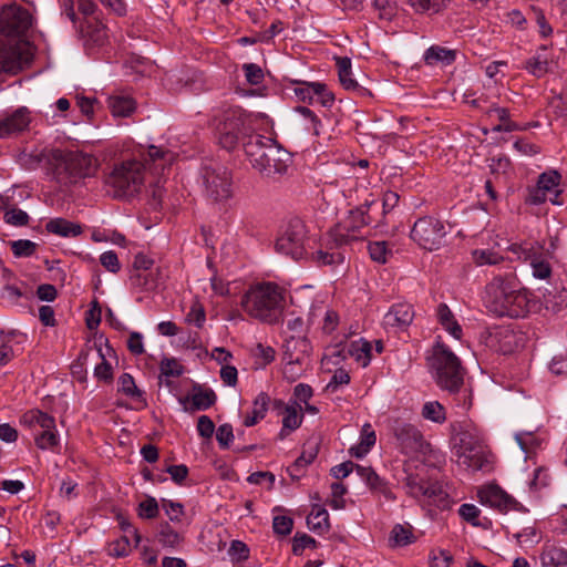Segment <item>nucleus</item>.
<instances>
[{
  "instance_id": "ea45409f",
  "label": "nucleus",
  "mask_w": 567,
  "mask_h": 567,
  "mask_svg": "<svg viewBox=\"0 0 567 567\" xmlns=\"http://www.w3.org/2000/svg\"><path fill=\"white\" fill-rule=\"evenodd\" d=\"M348 353L359 364L365 368L371 360V344L368 341L362 339L358 341H352L348 346Z\"/></svg>"
},
{
  "instance_id": "72a5a7b5",
  "label": "nucleus",
  "mask_w": 567,
  "mask_h": 567,
  "mask_svg": "<svg viewBox=\"0 0 567 567\" xmlns=\"http://www.w3.org/2000/svg\"><path fill=\"white\" fill-rule=\"evenodd\" d=\"M270 398L267 393H259L254 400L252 410L250 414H247L244 420V425L249 427L257 424L260 420L266 416Z\"/></svg>"
},
{
  "instance_id": "7ed1b4c3",
  "label": "nucleus",
  "mask_w": 567,
  "mask_h": 567,
  "mask_svg": "<svg viewBox=\"0 0 567 567\" xmlns=\"http://www.w3.org/2000/svg\"><path fill=\"white\" fill-rule=\"evenodd\" d=\"M96 159L82 152H64L58 148H42L31 153L22 152L19 163L27 169H35L44 166L48 172L60 176L68 174L70 177H89L90 169Z\"/></svg>"
},
{
  "instance_id": "aec40b11",
  "label": "nucleus",
  "mask_w": 567,
  "mask_h": 567,
  "mask_svg": "<svg viewBox=\"0 0 567 567\" xmlns=\"http://www.w3.org/2000/svg\"><path fill=\"white\" fill-rule=\"evenodd\" d=\"M511 250L516 254L518 258L530 262L534 277L538 279H547L550 277V264L542 257L533 245H512Z\"/></svg>"
},
{
  "instance_id": "39448f33",
  "label": "nucleus",
  "mask_w": 567,
  "mask_h": 567,
  "mask_svg": "<svg viewBox=\"0 0 567 567\" xmlns=\"http://www.w3.org/2000/svg\"><path fill=\"white\" fill-rule=\"evenodd\" d=\"M485 306L497 317L524 318L534 303L527 290L515 287L514 278L497 276L486 286Z\"/></svg>"
},
{
  "instance_id": "e2e57ef3",
  "label": "nucleus",
  "mask_w": 567,
  "mask_h": 567,
  "mask_svg": "<svg viewBox=\"0 0 567 567\" xmlns=\"http://www.w3.org/2000/svg\"><path fill=\"white\" fill-rule=\"evenodd\" d=\"M102 318V309L96 299L91 302V307L86 312L85 321L90 330L97 329Z\"/></svg>"
},
{
  "instance_id": "6e6552de",
  "label": "nucleus",
  "mask_w": 567,
  "mask_h": 567,
  "mask_svg": "<svg viewBox=\"0 0 567 567\" xmlns=\"http://www.w3.org/2000/svg\"><path fill=\"white\" fill-rule=\"evenodd\" d=\"M453 441V451L460 465L473 471L489 468L491 452L482 431L476 425L471 422L461 423Z\"/></svg>"
},
{
  "instance_id": "473e14b6",
  "label": "nucleus",
  "mask_w": 567,
  "mask_h": 567,
  "mask_svg": "<svg viewBox=\"0 0 567 567\" xmlns=\"http://www.w3.org/2000/svg\"><path fill=\"white\" fill-rule=\"evenodd\" d=\"M455 56L456 54L453 50L440 45H432L425 51L423 59L427 65H435L440 62L450 65L455 61Z\"/></svg>"
},
{
  "instance_id": "bb28decb",
  "label": "nucleus",
  "mask_w": 567,
  "mask_h": 567,
  "mask_svg": "<svg viewBox=\"0 0 567 567\" xmlns=\"http://www.w3.org/2000/svg\"><path fill=\"white\" fill-rule=\"evenodd\" d=\"M339 81L343 89L348 91H352L360 96L371 95L370 91L363 86H361L353 78H352V69H351V59L348 56H339L336 58Z\"/></svg>"
},
{
  "instance_id": "b1692460",
  "label": "nucleus",
  "mask_w": 567,
  "mask_h": 567,
  "mask_svg": "<svg viewBox=\"0 0 567 567\" xmlns=\"http://www.w3.org/2000/svg\"><path fill=\"white\" fill-rule=\"evenodd\" d=\"M203 186L206 198L212 203H224L235 193L231 179H204Z\"/></svg>"
},
{
  "instance_id": "a18cd8bd",
  "label": "nucleus",
  "mask_w": 567,
  "mask_h": 567,
  "mask_svg": "<svg viewBox=\"0 0 567 567\" xmlns=\"http://www.w3.org/2000/svg\"><path fill=\"white\" fill-rule=\"evenodd\" d=\"M157 538L163 546L171 548L176 547L182 542V536L168 523L159 525Z\"/></svg>"
},
{
  "instance_id": "338daca9",
  "label": "nucleus",
  "mask_w": 567,
  "mask_h": 567,
  "mask_svg": "<svg viewBox=\"0 0 567 567\" xmlns=\"http://www.w3.org/2000/svg\"><path fill=\"white\" fill-rule=\"evenodd\" d=\"M480 513V508L474 504H462L458 508L460 516L473 526H482V523L477 520Z\"/></svg>"
},
{
  "instance_id": "4468645a",
  "label": "nucleus",
  "mask_w": 567,
  "mask_h": 567,
  "mask_svg": "<svg viewBox=\"0 0 567 567\" xmlns=\"http://www.w3.org/2000/svg\"><path fill=\"white\" fill-rule=\"evenodd\" d=\"M244 136V121L236 111L228 112L223 123L217 127V137L219 145L233 151Z\"/></svg>"
},
{
  "instance_id": "f704fd0d",
  "label": "nucleus",
  "mask_w": 567,
  "mask_h": 567,
  "mask_svg": "<svg viewBox=\"0 0 567 567\" xmlns=\"http://www.w3.org/2000/svg\"><path fill=\"white\" fill-rule=\"evenodd\" d=\"M437 320L441 326L455 339H461L462 328L454 318L453 312L445 303H440L436 309Z\"/></svg>"
},
{
  "instance_id": "ddd939ff",
  "label": "nucleus",
  "mask_w": 567,
  "mask_h": 567,
  "mask_svg": "<svg viewBox=\"0 0 567 567\" xmlns=\"http://www.w3.org/2000/svg\"><path fill=\"white\" fill-rule=\"evenodd\" d=\"M445 235L446 231L443 223L431 216L419 218L411 230V238L419 246L430 251L441 246Z\"/></svg>"
},
{
  "instance_id": "f3484780",
  "label": "nucleus",
  "mask_w": 567,
  "mask_h": 567,
  "mask_svg": "<svg viewBox=\"0 0 567 567\" xmlns=\"http://www.w3.org/2000/svg\"><path fill=\"white\" fill-rule=\"evenodd\" d=\"M99 188L115 199H131L140 194L143 179H100Z\"/></svg>"
},
{
  "instance_id": "09e8293b",
  "label": "nucleus",
  "mask_w": 567,
  "mask_h": 567,
  "mask_svg": "<svg viewBox=\"0 0 567 567\" xmlns=\"http://www.w3.org/2000/svg\"><path fill=\"white\" fill-rule=\"evenodd\" d=\"M473 261L477 266L497 265L503 261V256L491 249H475L472 251Z\"/></svg>"
},
{
  "instance_id": "37998d69",
  "label": "nucleus",
  "mask_w": 567,
  "mask_h": 567,
  "mask_svg": "<svg viewBox=\"0 0 567 567\" xmlns=\"http://www.w3.org/2000/svg\"><path fill=\"white\" fill-rule=\"evenodd\" d=\"M546 310L558 313L567 307V289L548 291L544 295Z\"/></svg>"
},
{
  "instance_id": "a211bd4d",
  "label": "nucleus",
  "mask_w": 567,
  "mask_h": 567,
  "mask_svg": "<svg viewBox=\"0 0 567 567\" xmlns=\"http://www.w3.org/2000/svg\"><path fill=\"white\" fill-rule=\"evenodd\" d=\"M559 181L560 179H537V184L528 188L525 203L529 205H540L548 199L555 205H560L561 202L558 200V197L563 190L559 187Z\"/></svg>"
},
{
  "instance_id": "0e129e2a",
  "label": "nucleus",
  "mask_w": 567,
  "mask_h": 567,
  "mask_svg": "<svg viewBox=\"0 0 567 567\" xmlns=\"http://www.w3.org/2000/svg\"><path fill=\"white\" fill-rule=\"evenodd\" d=\"M99 355L102 359V362L97 364L94 369V375L101 381L111 382L113 379V369L110 362L105 360L102 350L99 348Z\"/></svg>"
},
{
  "instance_id": "864d4df0",
  "label": "nucleus",
  "mask_w": 567,
  "mask_h": 567,
  "mask_svg": "<svg viewBox=\"0 0 567 567\" xmlns=\"http://www.w3.org/2000/svg\"><path fill=\"white\" fill-rule=\"evenodd\" d=\"M186 321L197 328H202L206 321V312L204 306L199 301H194L190 306L189 312L186 316Z\"/></svg>"
},
{
  "instance_id": "c03bdc74",
  "label": "nucleus",
  "mask_w": 567,
  "mask_h": 567,
  "mask_svg": "<svg viewBox=\"0 0 567 567\" xmlns=\"http://www.w3.org/2000/svg\"><path fill=\"white\" fill-rule=\"evenodd\" d=\"M81 29H85V35L87 37V40L97 47L104 45L107 40L106 28L102 22H86V25H81Z\"/></svg>"
},
{
  "instance_id": "412c9836",
  "label": "nucleus",
  "mask_w": 567,
  "mask_h": 567,
  "mask_svg": "<svg viewBox=\"0 0 567 567\" xmlns=\"http://www.w3.org/2000/svg\"><path fill=\"white\" fill-rule=\"evenodd\" d=\"M482 504L497 508L499 512L506 513L511 509H517L518 502L509 496L497 485H488L478 492Z\"/></svg>"
},
{
  "instance_id": "f257e3e1",
  "label": "nucleus",
  "mask_w": 567,
  "mask_h": 567,
  "mask_svg": "<svg viewBox=\"0 0 567 567\" xmlns=\"http://www.w3.org/2000/svg\"><path fill=\"white\" fill-rule=\"evenodd\" d=\"M374 209L355 207L326 234L319 250L312 254L318 266H337L344 262L349 249L362 243L369 235V227L377 223Z\"/></svg>"
},
{
  "instance_id": "bf43d9fd",
  "label": "nucleus",
  "mask_w": 567,
  "mask_h": 567,
  "mask_svg": "<svg viewBox=\"0 0 567 567\" xmlns=\"http://www.w3.org/2000/svg\"><path fill=\"white\" fill-rule=\"evenodd\" d=\"M548 59L530 58L525 62V69L534 76L542 78L548 72Z\"/></svg>"
},
{
  "instance_id": "393cba45",
  "label": "nucleus",
  "mask_w": 567,
  "mask_h": 567,
  "mask_svg": "<svg viewBox=\"0 0 567 567\" xmlns=\"http://www.w3.org/2000/svg\"><path fill=\"white\" fill-rule=\"evenodd\" d=\"M357 474L365 482L372 493L381 494L388 501H395L396 497L388 486V482L380 477L372 467L355 466Z\"/></svg>"
},
{
  "instance_id": "e433bc0d",
  "label": "nucleus",
  "mask_w": 567,
  "mask_h": 567,
  "mask_svg": "<svg viewBox=\"0 0 567 567\" xmlns=\"http://www.w3.org/2000/svg\"><path fill=\"white\" fill-rule=\"evenodd\" d=\"M545 567H561L567 565V550L563 547L546 546L540 555Z\"/></svg>"
},
{
  "instance_id": "0eeeda50",
  "label": "nucleus",
  "mask_w": 567,
  "mask_h": 567,
  "mask_svg": "<svg viewBox=\"0 0 567 567\" xmlns=\"http://www.w3.org/2000/svg\"><path fill=\"white\" fill-rule=\"evenodd\" d=\"M176 154L163 146L150 145L146 153L133 156L114 165L110 177H136L150 174L163 177L172 173Z\"/></svg>"
},
{
  "instance_id": "9b49d317",
  "label": "nucleus",
  "mask_w": 567,
  "mask_h": 567,
  "mask_svg": "<svg viewBox=\"0 0 567 567\" xmlns=\"http://www.w3.org/2000/svg\"><path fill=\"white\" fill-rule=\"evenodd\" d=\"M307 228L298 218H291L276 239V251L290 257L293 260L303 258L307 254Z\"/></svg>"
},
{
  "instance_id": "1a4fd4ad",
  "label": "nucleus",
  "mask_w": 567,
  "mask_h": 567,
  "mask_svg": "<svg viewBox=\"0 0 567 567\" xmlns=\"http://www.w3.org/2000/svg\"><path fill=\"white\" fill-rule=\"evenodd\" d=\"M429 365L434 374L436 384L444 391L456 393L463 385L464 368L451 349L441 342L433 347Z\"/></svg>"
},
{
  "instance_id": "79ce46f5",
  "label": "nucleus",
  "mask_w": 567,
  "mask_h": 567,
  "mask_svg": "<svg viewBox=\"0 0 567 567\" xmlns=\"http://www.w3.org/2000/svg\"><path fill=\"white\" fill-rule=\"evenodd\" d=\"M307 524L313 532L322 534L330 527L328 512L319 506H315L307 517Z\"/></svg>"
},
{
  "instance_id": "a878e982",
  "label": "nucleus",
  "mask_w": 567,
  "mask_h": 567,
  "mask_svg": "<svg viewBox=\"0 0 567 567\" xmlns=\"http://www.w3.org/2000/svg\"><path fill=\"white\" fill-rule=\"evenodd\" d=\"M276 409L284 410L282 427L279 432V439L284 440L290 432L297 430L303 420L300 405H286L282 401L276 400L274 402Z\"/></svg>"
},
{
  "instance_id": "c9c22d12",
  "label": "nucleus",
  "mask_w": 567,
  "mask_h": 567,
  "mask_svg": "<svg viewBox=\"0 0 567 567\" xmlns=\"http://www.w3.org/2000/svg\"><path fill=\"white\" fill-rule=\"evenodd\" d=\"M375 440L377 436L372 426L369 423L364 424L361 430L360 442L349 450L350 454L358 458L363 457L375 444Z\"/></svg>"
},
{
  "instance_id": "49530a36",
  "label": "nucleus",
  "mask_w": 567,
  "mask_h": 567,
  "mask_svg": "<svg viewBox=\"0 0 567 567\" xmlns=\"http://www.w3.org/2000/svg\"><path fill=\"white\" fill-rule=\"evenodd\" d=\"M422 416L440 424L446 420L445 409L437 401L426 402L422 408Z\"/></svg>"
},
{
  "instance_id": "de8ad7c7",
  "label": "nucleus",
  "mask_w": 567,
  "mask_h": 567,
  "mask_svg": "<svg viewBox=\"0 0 567 567\" xmlns=\"http://www.w3.org/2000/svg\"><path fill=\"white\" fill-rule=\"evenodd\" d=\"M118 392L132 399L142 400L143 393L135 384L133 377L130 373H123L117 381Z\"/></svg>"
},
{
  "instance_id": "69168bd1",
  "label": "nucleus",
  "mask_w": 567,
  "mask_h": 567,
  "mask_svg": "<svg viewBox=\"0 0 567 567\" xmlns=\"http://www.w3.org/2000/svg\"><path fill=\"white\" fill-rule=\"evenodd\" d=\"M29 219V215L19 208H12L4 214V221L12 226H27Z\"/></svg>"
},
{
  "instance_id": "5fc2aeb1",
  "label": "nucleus",
  "mask_w": 567,
  "mask_h": 567,
  "mask_svg": "<svg viewBox=\"0 0 567 567\" xmlns=\"http://www.w3.org/2000/svg\"><path fill=\"white\" fill-rule=\"evenodd\" d=\"M131 542L127 535H124L109 545V553L114 557H125L131 553Z\"/></svg>"
},
{
  "instance_id": "4d7b16f0",
  "label": "nucleus",
  "mask_w": 567,
  "mask_h": 567,
  "mask_svg": "<svg viewBox=\"0 0 567 567\" xmlns=\"http://www.w3.org/2000/svg\"><path fill=\"white\" fill-rule=\"evenodd\" d=\"M391 538L396 545L405 546L413 543V534L410 526L395 525L391 533Z\"/></svg>"
},
{
  "instance_id": "20e7f679",
  "label": "nucleus",
  "mask_w": 567,
  "mask_h": 567,
  "mask_svg": "<svg viewBox=\"0 0 567 567\" xmlns=\"http://www.w3.org/2000/svg\"><path fill=\"white\" fill-rule=\"evenodd\" d=\"M285 305L286 290L271 281L251 285L240 299V308L248 317L268 324L281 320Z\"/></svg>"
},
{
  "instance_id": "2eb2a0df",
  "label": "nucleus",
  "mask_w": 567,
  "mask_h": 567,
  "mask_svg": "<svg viewBox=\"0 0 567 567\" xmlns=\"http://www.w3.org/2000/svg\"><path fill=\"white\" fill-rule=\"evenodd\" d=\"M268 150L258 169L268 176L272 174H286L291 163L290 153L278 146L272 140H268Z\"/></svg>"
},
{
  "instance_id": "603ef678",
  "label": "nucleus",
  "mask_w": 567,
  "mask_h": 567,
  "mask_svg": "<svg viewBox=\"0 0 567 567\" xmlns=\"http://www.w3.org/2000/svg\"><path fill=\"white\" fill-rule=\"evenodd\" d=\"M313 94L317 100L323 107H331L334 103V94L328 90V86L324 83L317 82L312 85Z\"/></svg>"
},
{
  "instance_id": "680f3d73",
  "label": "nucleus",
  "mask_w": 567,
  "mask_h": 567,
  "mask_svg": "<svg viewBox=\"0 0 567 567\" xmlns=\"http://www.w3.org/2000/svg\"><path fill=\"white\" fill-rule=\"evenodd\" d=\"M317 542L313 537L307 534L297 533L292 540V553L301 555L307 547H316Z\"/></svg>"
},
{
  "instance_id": "2f4dec72",
  "label": "nucleus",
  "mask_w": 567,
  "mask_h": 567,
  "mask_svg": "<svg viewBox=\"0 0 567 567\" xmlns=\"http://www.w3.org/2000/svg\"><path fill=\"white\" fill-rule=\"evenodd\" d=\"M399 202V195L394 192H386L383 195L382 200V210L380 213V218H377V223L374 224L373 228L381 233L386 234L388 227H389V214L390 212L396 206Z\"/></svg>"
},
{
  "instance_id": "5701e85b",
  "label": "nucleus",
  "mask_w": 567,
  "mask_h": 567,
  "mask_svg": "<svg viewBox=\"0 0 567 567\" xmlns=\"http://www.w3.org/2000/svg\"><path fill=\"white\" fill-rule=\"evenodd\" d=\"M30 114V111L25 106H22L16 110L11 115L1 120L0 138H4L27 130L31 122Z\"/></svg>"
},
{
  "instance_id": "c85d7f7f",
  "label": "nucleus",
  "mask_w": 567,
  "mask_h": 567,
  "mask_svg": "<svg viewBox=\"0 0 567 567\" xmlns=\"http://www.w3.org/2000/svg\"><path fill=\"white\" fill-rule=\"evenodd\" d=\"M319 451L318 443L316 441H308L303 445L301 455L287 468L289 476L293 481H298L303 476L305 468L313 462Z\"/></svg>"
},
{
  "instance_id": "c756f323",
  "label": "nucleus",
  "mask_w": 567,
  "mask_h": 567,
  "mask_svg": "<svg viewBox=\"0 0 567 567\" xmlns=\"http://www.w3.org/2000/svg\"><path fill=\"white\" fill-rule=\"evenodd\" d=\"M269 138H265L261 135H250L247 141L244 142V151L249 158L250 164L258 168L262 164L264 155L268 150Z\"/></svg>"
},
{
  "instance_id": "58836bf2",
  "label": "nucleus",
  "mask_w": 567,
  "mask_h": 567,
  "mask_svg": "<svg viewBox=\"0 0 567 567\" xmlns=\"http://www.w3.org/2000/svg\"><path fill=\"white\" fill-rule=\"evenodd\" d=\"M451 0H408L415 13L436 14L443 11Z\"/></svg>"
},
{
  "instance_id": "8fccbe9b",
  "label": "nucleus",
  "mask_w": 567,
  "mask_h": 567,
  "mask_svg": "<svg viewBox=\"0 0 567 567\" xmlns=\"http://www.w3.org/2000/svg\"><path fill=\"white\" fill-rule=\"evenodd\" d=\"M12 254L17 258H25L34 255L38 244L29 239H19L10 243Z\"/></svg>"
},
{
  "instance_id": "dca6fc26",
  "label": "nucleus",
  "mask_w": 567,
  "mask_h": 567,
  "mask_svg": "<svg viewBox=\"0 0 567 567\" xmlns=\"http://www.w3.org/2000/svg\"><path fill=\"white\" fill-rule=\"evenodd\" d=\"M370 185V179H349L342 192L349 199V204L360 203L358 207L379 209V204L374 199L375 194L371 192Z\"/></svg>"
},
{
  "instance_id": "7c9ffc66",
  "label": "nucleus",
  "mask_w": 567,
  "mask_h": 567,
  "mask_svg": "<svg viewBox=\"0 0 567 567\" xmlns=\"http://www.w3.org/2000/svg\"><path fill=\"white\" fill-rule=\"evenodd\" d=\"M45 229L61 237H76L82 234L80 224L69 221L64 218H53L49 220L45 225Z\"/></svg>"
},
{
  "instance_id": "13d9d810",
  "label": "nucleus",
  "mask_w": 567,
  "mask_h": 567,
  "mask_svg": "<svg viewBox=\"0 0 567 567\" xmlns=\"http://www.w3.org/2000/svg\"><path fill=\"white\" fill-rule=\"evenodd\" d=\"M368 250L372 260L384 264L388 255L391 254L385 241H374L368 245Z\"/></svg>"
},
{
  "instance_id": "cd10ccee",
  "label": "nucleus",
  "mask_w": 567,
  "mask_h": 567,
  "mask_svg": "<svg viewBox=\"0 0 567 567\" xmlns=\"http://www.w3.org/2000/svg\"><path fill=\"white\" fill-rule=\"evenodd\" d=\"M489 346L503 354H508L517 348V337L509 328L498 327L489 333Z\"/></svg>"
},
{
  "instance_id": "f8f14e48",
  "label": "nucleus",
  "mask_w": 567,
  "mask_h": 567,
  "mask_svg": "<svg viewBox=\"0 0 567 567\" xmlns=\"http://www.w3.org/2000/svg\"><path fill=\"white\" fill-rule=\"evenodd\" d=\"M391 433L395 440V446L406 455L425 456L430 451L421 431L413 424L402 420H394L391 425Z\"/></svg>"
},
{
  "instance_id": "4be33fe9",
  "label": "nucleus",
  "mask_w": 567,
  "mask_h": 567,
  "mask_svg": "<svg viewBox=\"0 0 567 567\" xmlns=\"http://www.w3.org/2000/svg\"><path fill=\"white\" fill-rule=\"evenodd\" d=\"M414 310L410 303L393 305L384 316V326L398 330L406 329L413 321Z\"/></svg>"
},
{
  "instance_id": "3c124183",
  "label": "nucleus",
  "mask_w": 567,
  "mask_h": 567,
  "mask_svg": "<svg viewBox=\"0 0 567 567\" xmlns=\"http://www.w3.org/2000/svg\"><path fill=\"white\" fill-rule=\"evenodd\" d=\"M291 83L293 85H296L293 89V92L300 101L308 102V103L313 102V100H315L313 91L315 90H313L312 85L316 84L317 82L292 80Z\"/></svg>"
},
{
  "instance_id": "6e6d98bb",
  "label": "nucleus",
  "mask_w": 567,
  "mask_h": 567,
  "mask_svg": "<svg viewBox=\"0 0 567 567\" xmlns=\"http://www.w3.org/2000/svg\"><path fill=\"white\" fill-rule=\"evenodd\" d=\"M137 512L141 518L153 519L157 517L159 513L157 501L154 497L148 496L145 501L138 504Z\"/></svg>"
},
{
  "instance_id": "774afa93",
  "label": "nucleus",
  "mask_w": 567,
  "mask_h": 567,
  "mask_svg": "<svg viewBox=\"0 0 567 567\" xmlns=\"http://www.w3.org/2000/svg\"><path fill=\"white\" fill-rule=\"evenodd\" d=\"M293 520L289 516L279 515L275 516L272 520V528L277 535L286 536L291 533Z\"/></svg>"
},
{
  "instance_id": "052dcab7",
  "label": "nucleus",
  "mask_w": 567,
  "mask_h": 567,
  "mask_svg": "<svg viewBox=\"0 0 567 567\" xmlns=\"http://www.w3.org/2000/svg\"><path fill=\"white\" fill-rule=\"evenodd\" d=\"M243 70L246 76V80L251 85H258L264 81V71L262 69L255 63H245L243 65Z\"/></svg>"
},
{
  "instance_id": "9d476101",
  "label": "nucleus",
  "mask_w": 567,
  "mask_h": 567,
  "mask_svg": "<svg viewBox=\"0 0 567 567\" xmlns=\"http://www.w3.org/2000/svg\"><path fill=\"white\" fill-rule=\"evenodd\" d=\"M20 423L31 431L40 450H53L59 445L55 419L40 410H30L20 417Z\"/></svg>"
},
{
  "instance_id": "4c0bfd02",
  "label": "nucleus",
  "mask_w": 567,
  "mask_h": 567,
  "mask_svg": "<svg viewBox=\"0 0 567 567\" xmlns=\"http://www.w3.org/2000/svg\"><path fill=\"white\" fill-rule=\"evenodd\" d=\"M107 105L113 116L117 117H127L135 110V101L128 96H110Z\"/></svg>"
},
{
  "instance_id": "a19ab883",
  "label": "nucleus",
  "mask_w": 567,
  "mask_h": 567,
  "mask_svg": "<svg viewBox=\"0 0 567 567\" xmlns=\"http://www.w3.org/2000/svg\"><path fill=\"white\" fill-rule=\"evenodd\" d=\"M217 396L212 389L194 388L192 394V408L196 411H205L215 404Z\"/></svg>"
},
{
  "instance_id": "6ab92c4d",
  "label": "nucleus",
  "mask_w": 567,
  "mask_h": 567,
  "mask_svg": "<svg viewBox=\"0 0 567 567\" xmlns=\"http://www.w3.org/2000/svg\"><path fill=\"white\" fill-rule=\"evenodd\" d=\"M312 347L305 336H291L285 340L282 346V361L296 362L299 365L307 364Z\"/></svg>"
},
{
  "instance_id": "423d86ee",
  "label": "nucleus",
  "mask_w": 567,
  "mask_h": 567,
  "mask_svg": "<svg viewBox=\"0 0 567 567\" xmlns=\"http://www.w3.org/2000/svg\"><path fill=\"white\" fill-rule=\"evenodd\" d=\"M394 478L410 497L426 498L440 507H445L449 503L443 485L427 477V467L422 462L404 461L402 468L395 472Z\"/></svg>"
},
{
  "instance_id": "f03ea898",
  "label": "nucleus",
  "mask_w": 567,
  "mask_h": 567,
  "mask_svg": "<svg viewBox=\"0 0 567 567\" xmlns=\"http://www.w3.org/2000/svg\"><path fill=\"white\" fill-rule=\"evenodd\" d=\"M31 24L32 16L20 6H6L0 11V73L17 74L31 63L33 54L29 43L17 39Z\"/></svg>"
}]
</instances>
